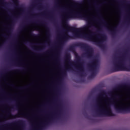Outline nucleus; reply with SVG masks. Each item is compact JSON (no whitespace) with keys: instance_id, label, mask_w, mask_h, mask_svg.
Instances as JSON below:
<instances>
[{"instance_id":"nucleus-39","label":"nucleus","mask_w":130,"mask_h":130,"mask_svg":"<svg viewBox=\"0 0 130 130\" xmlns=\"http://www.w3.org/2000/svg\"><path fill=\"white\" fill-rule=\"evenodd\" d=\"M11 86H12V87H14V84H11Z\"/></svg>"},{"instance_id":"nucleus-40","label":"nucleus","mask_w":130,"mask_h":130,"mask_svg":"<svg viewBox=\"0 0 130 130\" xmlns=\"http://www.w3.org/2000/svg\"><path fill=\"white\" fill-rule=\"evenodd\" d=\"M30 45H34V44H33V43H30Z\"/></svg>"},{"instance_id":"nucleus-36","label":"nucleus","mask_w":130,"mask_h":130,"mask_svg":"<svg viewBox=\"0 0 130 130\" xmlns=\"http://www.w3.org/2000/svg\"><path fill=\"white\" fill-rule=\"evenodd\" d=\"M103 4H107V2L106 1H105V2L103 3Z\"/></svg>"},{"instance_id":"nucleus-27","label":"nucleus","mask_w":130,"mask_h":130,"mask_svg":"<svg viewBox=\"0 0 130 130\" xmlns=\"http://www.w3.org/2000/svg\"><path fill=\"white\" fill-rule=\"evenodd\" d=\"M25 28V26L24 25H22L21 27V30H20V32H21V31L23 30V29Z\"/></svg>"},{"instance_id":"nucleus-11","label":"nucleus","mask_w":130,"mask_h":130,"mask_svg":"<svg viewBox=\"0 0 130 130\" xmlns=\"http://www.w3.org/2000/svg\"><path fill=\"white\" fill-rule=\"evenodd\" d=\"M73 39V37L70 36V35L68 34H64L63 37L62 38V40L61 41L60 45L63 44V42L67 40H69V39Z\"/></svg>"},{"instance_id":"nucleus-10","label":"nucleus","mask_w":130,"mask_h":130,"mask_svg":"<svg viewBox=\"0 0 130 130\" xmlns=\"http://www.w3.org/2000/svg\"><path fill=\"white\" fill-rule=\"evenodd\" d=\"M8 114H11V115L13 116V118H17V117H19V116H21V115H22V116H24V117H25V118H27V119H31V117L29 116V115H26L23 113H19L17 115H13L12 114H11L10 111H9Z\"/></svg>"},{"instance_id":"nucleus-7","label":"nucleus","mask_w":130,"mask_h":130,"mask_svg":"<svg viewBox=\"0 0 130 130\" xmlns=\"http://www.w3.org/2000/svg\"><path fill=\"white\" fill-rule=\"evenodd\" d=\"M25 125V122L22 120H19L18 121H15L12 123H9L7 125L12 126V125H19L21 127H24Z\"/></svg>"},{"instance_id":"nucleus-21","label":"nucleus","mask_w":130,"mask_h":130,"mask_svg":"<svg viewBox=\"0 0 130 130\" xmlns=\"http://www.w3.org/2000/svg\"><path fill=\"white\" fill-rule=\"evenodd\" d=\"M56 2V6L57 8H60V6H59V0H55Z\"/></svg>"},{"instance_id":"nucleus-33","label":"nucleus","mask_w":130,"mask_h":130,"mask_svg":"<svg viewBox=\"0 0 130 130\" xmlns=\"http://www.w3.org/2000/svg\"><path fill=\"white\" fill-rule=\"evenodd\" d=\"M49 53V51H47L45 52V54H47V53Z\"/></svg>"},{"instance_id":"nucleus-32","label":"nucleus","mask_w":130,"mask_h":130,"mask_svg":"<svg viewBox=\"0 0 130 130\" xmlns=\"http://www.w3.org/2000/svg\"><path fill=\"white\" fill-rule=\"evenodd\" d=\"M16 8L19 9V5H15Z\"/></svg>"},{"instance_id":"nucleus-28","label":"nucleus","mask_w":130,"mask_h":130,"mask_svg":"<svg viewBox=\"0 0 130 130\" xmlns=\"http://www.w3.org/2000/svg\"><path fill=\"white\" fill-rule=\"evenodd\" d=\"M67 71H72V67H68V69H67Z\"/></svg>"},{"instance_id":"nucleus-1","label":"nucleus","mask_w":130,"mask_h":130,"mask_svg":"<svg viewBox=\"0 0 130 130\" xmlns=\"http://www.w3.org/2000/svg\"><path fill=\"white\" fill-rule=\"evenodd\" d=\"M93 25L92 22L89 21L87 23L86 25L83 26L80 28L75 27H70L67 25L66 28L67 29H63L64 32H68V31H73V32H77V33H81L80 34H75L73 37L75 38H79L81 37L86 39V40H93V36H96L97 38L100 39L99 41H94V42L96 45L98 46H103L102 42L106 39V36L100 34H97L96 32H92L89 29L93 27Z\"/></svg>"},{"instance_id":"nucleus-14","label":"nucleus","mask_w":130,"mask_h":130,"mask_svg":"<svg viewBox=\"0 0 130 130\" xmlns=\"http://www.w3.org/2000/svg\"><path fill=\"white\" fill-rule=\"evenodd\" d=\"M14 21H13L12 22V24L9 26V29L7 30V32L8 33H12V31L13 30V27H14Z\"/></svg>"},{"instance_id":"nucleus-18","label":"nucleus","mask_w":130,"mask_h":130,"mask_svg":"<svg viewBox=\"0 0 130 130\" xmlns=\"http://www.w3.org/2000/svg\"><path fill=\"white\" fill-rule=\"evenodd\" d=\"M72 2L73 3L74 5H75L76 7H78V6H80V5H81V4H82L79 2H77L74 0H72Z\"/></svg>"},{"instance_id":"nucleus-2","label":"nucleus","mask_w":130,"mask_h":130,"mask_svg":"<svg viewBox=\"0 0 130 130\" xmlns=\"http://www.w3.org/2000/svg\"><path fill=\"white\" fill-rule=\"evenodd\" d=\"M75 47H79L81 49H84L86 52L84 55L88 58H93L94 56V50H93V48L90 47L89 45L82 42L76 43L69 47V50L70 51H75Z\"/></svg>"},{"instance_id":"nucleus-8","label":"nucleus","mask_w":130,"mask_h":130,"mask_svg":"<svg viewBox=\"0 0 130 130\" xmlns=\"http://www.w3.org/2000/svg\"><path fill=\"white\" fill-rule=\"evenodd\" d=\"M37 23L39 24V25H41V26H44L45 28H46L47 30V36L48 38L50 37V31H49V28L47 27V23L43 22V21H37Z\"/></svg>"},{"instance_id":"nucleus-38","label":"nucleus","mask_w":130,"mask_h":130,"mask_svg":"<svg viewBox=\"0 0 130 130\" xmlns=\"http://www.w3.org/2000/svg\"><path fill=\"white\" fill-rule=\"evenodd\" d=\"M91 77H93V74H91L90 76H89V78H91Z\"/></svg>"},{"instance_id":"nucleus-41","label":"nucleus","mask_w":130,"mask_h":130,"mask_svg":"<svg viewBox=\"0 0 130 130\" xmlns=\"http://www.w3.org/2000/svg\"><path fill=\"white\" fill-rule=\"evenodd\" d=\"M100 29H99L98 30V32H99V31H100Z\"/></svg>"},{"instance_id":"nucleus-19","label":"nucleus","mask_w":130,"mask_h":130,"mask_svg":"<svg viewBox=\"0 0 130 130\" xmlns=\"http://www.w3.org/2000/svg\"><path fill=\"white\" fill-rule=\"evenodd\" d=\"M106 93L105 92V91H102L99 94V97L100 98H101L102 96H104V95H106Z\"/></svg>"},{"instance_id":"nucleus-26","label":"nucleus","mask_w":130,"mask_h":130,"mask_svg":"<svg viewBox=\"0 0 130 130\" xmlns=\"http://www.w3.org/2000/svg\"><path fill=\"white\" fill-rule=\"evenodd\" d=\"M14 64H15V66H21V63H18V62H15V63H14Z\"/></svg>"},{"instance_id":"nucleus-20","label":"nucleus","mask_w":130,"mask_h":130,"mask_svg":"<svg viewBox=\"0 0 130 130\" xmlns=\"http://www.w3.org/2000/svg\"><path fill=\"white\" fill-rule=\"evenodd\" d=\"M29 86H31V84H30L29 85H27L25 87H18V89H19V90H24V89H27V88H28V87H29Z\"/></svg>"},{"instance_id":"nucleus-13","label":"nucleus","mask_w":130,"mask_h":130,"mask_svg":"<svg viewBox=\"0 0 130 130\" xmlns=\"http://www.w3.org/2000/svg\"><path fill=\"white\" fill-rule=\"evenodd\" d=\"M99 15L100 16V17L101 19V21L103 22V24H104V25H105L106 27H107V26H108V23H107V21H106V20H105V19L103 18V17L101 16V14H99Z\"/></svg>"},{"instance_id":"nucleus-23","label":"nucleus","mask_w":130,"mask_h":130,"mask_svg":"<svg viewBox=\"0 0 130 130\" xmlns=\"http://www.w3.org/2000/svg\"><path fill=\"white\" fill-rule=\"evenodd\" d=\"M62 75L63 76H67V71H66V70H64L62 72Z\"/></svg>"},{"instance_id":"nucleus-17","label":"nucleus","mask_w":130,"mask_h":130,"mask_svg":"<svg viewBox=\"0 0 130 130\" xmlns=\"http://www.w3.org/2000/svg\"><path fill=\"white\" fill-rule=\"evenodd\" d=\"M56 56L57 57L56 61L57 63H59V52L57 53V54L56 55Z\"/></svg>"},{"instance_id":"nucleus-35","label":"nucleus","mask_w":130,"mask_h":130,"mask_svg":"<svg viewBox=\"0 0 130 130\" xmlns=\"http://www.w3.org/2000/svg\"><path fill=\"white\" fill-rule=\"evenodd\" d=\"M2 92H3L4 93H6V91H4L3 89H2Z\"/></svg>"},{"instance_id":"nucleus-42","label":"nucleus","mask_w":130,"mask_h":130,"mask_svg":"<svg viewBox=\"0 0 130 130\" xmlns=\"http://www.w3.org/2000/svg\"><path fill=\"white\" fill-rule=\"evenodd\" d=\"M110 94L112 93V91L110 92Z\"/></svg>"},{"instance_id":"nucleus-43","label":"nucleus","mask_w":130,"mask_h":130,"mask_svg":"<svg viewBox=\"0 0 130 130\" xmlns=\"http://www.w3.org/2000/svg\"><path fill=\"white\" fill-rule=\"evenodd\" d=\"M35 16H38V14H36Z\"/></svg>"},{"instance_id":"nucleus-46","label":"nucleus","mask_w":130,"mask_h":130,"mask_svg":"<svg viewBox=\"0 0 130 130\" xmlns=\"http://www.w3.org/2000/svg\"><path fill=\"white\" fill-rule=\"evenodd\" d=\"M42 45H44V44H42Z\"/></svg>"},{"instance_id":"nucleus-25","label":"nucleus","mask_w":130,"mask_h":130,"mask_svg":"<svg viewBox=\"0 0 130 130\" xmlns=\"http://www.w3.org/2000/svg\"><path fill=\"white\" fill-rule=\"evenodd\" d=\"M96 9L98 10V12L99 11V5H95Z\"/></svg>"},{"instance_id":"nucleus-37","label":"nucleus","mask_w":130,"mask_h":130,"mask_svg":"<svg viewBox=\"0 0 130 130\" xmlns=\"http://www.w3.org/2000/svg\"><path fill=\"white\" fill-rule=\"evenodd\" d=\"M16 108H19V107L17 105L15 106Z\"/></svg>"},{"instance_id":"nucleus-29","label":"nucleus","mask_w":130,"mask_h":130,"mask_svg":"<svg viewBox=\"0 0 130 130\" xmlns=\"http://www.w3.org/2000/svg\"><path fill=\"white\" fill-rule=\"evenodd\" d=\"M2 5H4V6H7V5H8V3L7 2H3Z\"/></svg>"},{"instance_id":"nucleus-16","label":"nucleus","mask_w":130,"mask_h":130,"mask_svg":"<svg viewBox=\"0 0 130 130\" xmlns=\"http://www.w3.org/2000/svg\"><path fill=\"white\" fill-rule=\"evenodd\" d=\"M23 71H26V68L23 67L22 69H18V70H14V72H15V73H19V72H22Z\"/></svg>"},{"instance_id":"nucleus-22","label":"nucleus","mask_w":130,"mask_h":130,"mask_svg":"<svg viewBox=\"0 0 130 130\" xmlns=\"http://www.w3.org/2000/svg\"><path fill=\"white\" fill-rule=\"evenodd\" d=\"M85 79H80L78 82H77L78 83H85Z\"/></svg>"},{"instance_id":"nucleus-47","label":"nucleus","mask_w":130,"mask_h":130,"mask_svg":"<svg viewBox=\"0 0 130 130\" xmlns=\"http://www.w3.org/2000/svg\"><path fill=\"white\" fill-rule=\"evenodd\" d=\"M12 108H14V107H13Z\"/></svg>"},{"instance_id":"nucleus-9","label":"nucleus","mask_w":130,"mask_h":130,"mask_svg":"<svg viewBox=\"0 0 130 130\" xmlns=\"http://www.w3.org/2000/svg\"><path fill=\"white\" fill-rule=\"evenodd\" d=\"M97 59H94L92 60L91 63L89 64H88V67L89 68L90 71L91 72H93L94 70L96 68V67H97V62H98Z\"/></svg>"},{"instance_id":"nucleus-6","label":"nucleus","mask_w":130,"mask_h":130,"mask_svg":"<svg viewBox=\"0 0 130 130\" xmlns=\"http://www.w3.org/2000/svg\"><path fill=\"white\" fill-rule=\"evenodd\" d=\"M79 16V17H82L85 20H89V17L86 14H82L81 12H78L76 14H74L73 13L68 14L66 16V18H63L64 20H68V19H70V18H75Z\"/></svg>"},{"instance_id":"nucleus-24","label":"nucleus","mask_w":130,"mask_h":130,"mask_svg":"<svg viewBox=\"0 0 130 130\" xmlns=\"http://www.w3.org/2000/svg\"><path fill=\"white\" fill-rule=\"evenodd\" d=\"M30 36H32L33 37H35V36H36V35L34 34H33V32L32 31H31L30 32Z\"/></svg>"},{"instance_id":"nucleus-31","label":"nucleus","mask_w":130,"mask_h":130,"mask_svg":"<svg viewBox=\"0 0 130 130\" xmlns=\"http://www.w3.org/2000/svg\"><path fill=\"white\" fill-rule=\"evenodd\" d=\"M98 102H99V103H101V101H100V98H99V99H98Z\"/></svg>"},{"instance_id":"nucleus-3","label":"nucleus","mask_w":130,"mask_h":130,"mask_svg":"<svg viewBox=\"0 0 130 130\" xmlns=\"http://www.w3.org/2000/svg\"><path fill=\"white\" fill-rule=\"evenodd\" d=\"M126 87L130 88V84L126 85ZM120 98V95L118 94H115L113 95L112 98L109 99L111 101V103L114 106L115 109L116 111L119 113H128L130 112V106L128 107H121L120 105L118 104V99Z\"/></svg>"},{"instance_id":"nucleus-5","label":"nucleus","mask_w":130,"mask_h":130,"mask_svg":"<svg viewBox=\"0 0 130 130\" xmlns=\"http://www.w3.org/2000/svg\"><path fill=\"white\" fill-rule=\"evenodd\" d=\"M102 115H106V116H115V115L113 114L111 108L109 105H107V109H105L104 107L98 105V112L95 113L94 116H102Z\"/></svg>"},{"instance_id":"nucleus-44","label":"nucleus","mask_w":130,"mask_h":130,"mask_svg":"<svg viewBox=\"0 0 130 130\" xmlns=\"http://www.w3.org/2000/svg\"><path fill=\"white\" fill-rule=\"evenodd\" d=\"M58 81H60V80L59 79H58Z\"/></svg>"},{"instance_id":"nucleus-30","label":"nucleus","mask_w":130,"mask_h":130,"mask_svg":"<svg viewBox=\"0 0 130 130\" xmlns=\"http://www.w3.org/2000/svg\"><path fill=\"white\" fill-rule=\"evenodd\" d=\"M2 36H3V37H4L5 38H8V36L7 35H2Z\"/></svg>"},{"instance_id":"nucleus-34","label":"nucleus","mask_w":130,"mask_h":130,"mask_svg":"<svg viewBox=\"0 0 130 130\" xmlns=\"http://www.w3.org/2000/svg\"><path fill=\"white\" fill-rule=\"evenodd\" d=\"M3 47V45H0V49Z\"/></svg>"},{"instance_id":"nucleus-15","label":"nucleus","mask_w":130,"mask_h":130,"mask_svg":"<svg viewBox=\"0 0 130 130\" xmlns=\"http://www.w3.org/2000/svg\"><path fill=\"white\" fill-rule=\"evenodd\" d=\"M123 87V85H118L114 89V91H118L119 90H120L121 88H122Z\"/></svg>"},{"instance_id":"nucleus-45","label":"nucleus","mask_w":130,"mask_h":130,"mask_svg":"<svg viewBox=\"0 0 130 130\" xmlns=\"http://www.w3.org/2000/svg\"><path fill=\"white\" fill-rule=\"evenodd\" d=\"M55 25H56V23H55Z\"/></svg>"},{"instance_id":"nucleus-4","label":"nucleus","mask_w":130,"mask_h":130,"mask_svg":"<svg viewBox=\"0 0 130 130\" xmlns=\"http://www.w3.org/2000/svg\"><path fill=\"white\" fill-rule=\"evenodd\" d=\"M75 58L76 59V61L75 63L73 61L71 60V54H70V53H67L66 56V59L70 66L77 65L78 68H79L80 70V72H77V75H78L79 77H84V66H83V62H81L82 58L81 56H79V55H76L75 56Z\"/></svg>"},{"instance_id":"nucleus-12","label":"nucleus","mask_w":130,"mask_h":130,"mask_svg":"<svg viewBox=\"0 0 130 130\" xmlns=\"http://www.w3.org/2000/svg\"><path fill=\"white\" fill-rule=\"evenodd\" d=\"M116 28H117V27L116 26L113 27V29H110L109 28H107L108 31H109V32H110V34H111V35H112L113 37H114V36L116 35V31H117V30L116 29Z\"/></svg>"}]
</instances>
